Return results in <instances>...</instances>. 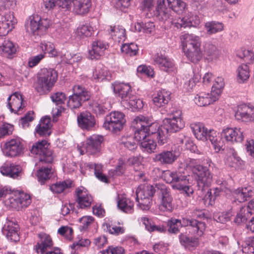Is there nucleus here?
Returning <instances> with one entry per match:
<instances>
[{
    "label": "nucleus",
    "instance_id": "4d7b16f0",
    "mask_svg": "<svg viewBox=\"0 0 254 254\" xmlns=\"http://www.w3.org/2000/svg\"><path fill=\"white\" fill-rule=\"evenodd\" d=\"M137 141L133 136H129L122 139V143L129 150H135L137 146Z\"/></svg>",
    "mask_w": 254,
    "mask_h": 254
},
{
    "label": "nucleus",
    "instance_id": "a19ab883",
    "mask_svg": "<svg viewBox=\"0 0 254 254\" xmlns=\"http://www.w3.org/2000/svg\"><path fill=\"white\" fill-rule=\"evenodd\" d=\"M87 167L90 170H93L95 177L100 181L107 183V178L102 173L103 166L99 164L89 163Z\"/></svg>",
    "mask_w": 254,
    "mask_h": 254
},
{
    "label": "nucleus",
    "instance_id": "6e6552de",
    "mask_svg": "<svg viewBox=\"0 0 254 254\" xmlns=\"http://www.w3.org/2000/svg\"><path fill=\"white\" fill-rule=\"evenodd\" d=\"M155 188L157 192L159 210L163 212H172L174 205L170 190L165 185L162 184H156Z\"/></svg>",
    "mask_w": 254,
    "mask_h": 254
},
{
    "label": "nucleus",
    "instance_id": "de8ad7c7",
    "mask_svg": "<svg viewBox=\"0 0 254 254\" xmlns=\"http://www.w3.org/2000/svg\"><path fill=\"white\" fill-rule=\"evenodd\" d=\"M72 183L70 181H64L56 183L50 187L51 190L54 193H60L65 189L71 187Z\"/></svg>",
    "mask_w": 254,
    "mask_h": 254
},
{
    "label": "nucleus",
    "instance_id": "37998d69",
    "mask_svg": "<svg viewBox=\"0 0 254 254\" xmlns=\"http://www.w3.org/2000/svg\"><path fill=\"white\" fill-rule=\"evenodd\" d=\"M41 50L43 52V54L48 53L50 57H56L58 56V53L55 49L54 45L50 42H42L40 45Z\"/></svg>",
    "mask_w": 254,
    "mask_h": 254
},
{
    "label": "nucleus",
    "instance_id": "473e14b6",
    "mask_svg": "<svg viewBox=\"0 0 254 254\" xmlns=\"http://www.w3.org/2000/svg\"><path fill=\"white\" fill-rule=\"evenodd\" d=\"M134 203L130 199L124 195H118L117 206L119 209L127 213H132L134 211Z\"/></svg>",
    "mask_w": 254,
    "mask_h": 254
},
{
    "label": "nucleus",
    "instance_id": "a878e982",
    "mask_svg": "<svg viewBox=\"0 0 254 254\" xmlns=\"http://www.w3.org/2000/svg\"><path fill=\"white\" fill-rule=\"evenodd\" d=\"M77 122L81 128L87 130L91 129L96 124L94 116L88 112L81 113L77 117Z\"/></svg>",
    "mask_w": 254,
    "mask_h": 254
},
{
    "label": "nucleus",
    "instance_id": "c9c22d12",
    "mask_svg": "<svg viewBox=\"0 0 254 254\" xmlns=\"http://www.w3.org/2000/svg\"><path fill=\"white\" fill-rule=\"evenodd\" d=\"M51 126V119L48 117H43L35 128V133L40 136L49 135V130Z\"/></svg>",
    "mask_w": 254,
    "mask_h": 254
},
{
    "label": "nucleus",
    "instance_id": "49530a36",
    "mask_svg": "<svg viewBox=\"0 0 254 254\" xmlns=\"http://www.w3.org/2000/svg\"><path fill=\"white\" fill-rule=\"evenodd\" d=\"M140 144L142 150L148 153L154 152L157 146L156 142L151 139L150 137L143 141H141Z\"/></svg>",
    "mask_w": 254,
    "mask_h": 254
},
{
    "label": "nucleus",
    "instance_id": "1a4fd4ad",
    "mask_svg": "<svg viewBox=\"0 0 254 254\" xmlns=\"http://www.w3.org/2000/svg\"><path fill=\"white\" fill-rule=\"evenodd\" d=\"M156 192L152 185L140 186L136 191L137 207L142 210H148L152 204V198Z\"/></svg>",
    "mask_w": 254,
    "mask_h": 254
},
{
    "label": "nucleus",
    "instance_id": "e2e57ef3",
    "mask_svg": "<svg viewBox=\"0 0 254 254\" xmlns=\"http://www.w3.org/2000/svg\"><path fill=\"white\" fill-rule=\"evenodd\" d=\"M107 74V70L98 66L93 72V77L94 79L99 81H102L106 78Z\"/></svg>",
    "mask_w": 254,
    "mask_h": 254
},
{
    "label": "nucleus",
    "instance_id": "58836bf2",
    "mask_svg": "<svg viewBox=\"0 0 254 254\" xmlns=\"http://www.w3.org/2000/svg\"><path fill=\"white\" fill-rule=\"evenodd\" d=\"M52 169L49 166L41 167L37 172L38 180L41 185L44 184L52 177Z\"/></svg>",
    "mask_w": 254,
    "mask_h": 254
},
{
    "label": "nucleus",
    "instance_id": "bf43d9fd",
    "mask_svg": "<svg viewBox=\"0 0 254 254\" xmlns=\"http://www.w3.org/2000/svg\"><path fill=\"white\" fill-rule=\"evenodd\" d=\"M126 166V163L122 160L120 159L115 169L110 171V175L112 176L122 175L125 173Z\"/></svg>",
    "mask_w": 254,
    "mask_h": 254
},
{
    "label": "nucleus",
    "instance_id": "6ab92c4d",
    "mask_svg": "<svg viewBox=\"0 0 254 254\" xmlns=\"http://www.w3.org/2000/svg\"><path fill=\"white\" fill-rule=\"evenodd\" d=\"M30 24L26 26L27 32H36L37 30L46 31L51 25L47 19H40L38 15L29 17Z\"/></svg>",
    "mask_w": 254,
    "mask_h": 254
},
{
    "label": "nucleus",
    "instance_id": "a211bd4d",
    "mask_svg": "<svg viewBox=\"0 0 254 254\" xmlns=\"http://www.w3.org/2000/svg\"><path fill=\"white\" fill-rule=\"evenodd\" d=\"M235 117L238 121L245 122H254V107L246 104L238 106Z\"/></svg>",
    "mask_w": 254,
    "mask_h": 254
},
{
    "label": "nucleus",
    "instance_id": "b1692460",
    "mask_svg": "<svg viewBox=\"0 0 254 254\" xmlns=\"http://www.w3.org/2000/svg\"><path fill=\"white\" fill-rule=\"evenodd\" d=\"M75 195L80 208H87L91 205L93 199L85 188L83 187L77 188L75 190Z\"/></svg>",
    "mask_w": 254,
    "mask_h": 254
},
{
    "label": "nucleus",
    "instance_id": "f03ea898",
    "mask_svg": "<svg viewBox=\"0 0 254 254\" xmlns=\"http://www.w3.org/2000/svg\"><path fill=\"white\" fill-rule=\"evenodd\" d=\"M115 94L121 98V104L126 108L132 111L143 108V101L131 94V88L129 84L115 82L113 85Z\"/></svg>",
    "mask_w": 254,
    "mask_h": 254
},
{
    "label": "nucleus",
    "instance_id": "c85d7f7f",
    "mask_svg": "<svg viewBox=\"0 0 254 254\" xmlns=\"http://www.w3.org/2000/svg\"><path fill=\"white\" fill-rule=\"evenodd\" d=\"M195 103L200 107H203L213 103L218 99L211 93L200 92L194 98Z\"/></svg>",
    "mask_w": 254,
    "mask_h": 254
},
{
    "label": "nucleus",
    "instance_id": "09e8293b",
    "mask_svg": "<svg viewBox=\"0 0 254 254\" xmlns=\"http://www.w3.org/2000/svg\"><path fill=\"white\" fill-rule=\"evenodd\" d=\"M80 231H87L95 223L94 217L91 216H84L79 219Z\"/></svg>",
    "mask_w": 254,
    "mask_h": 254
},
{
    "label": "nucleus",
    "instance_id": "7ed1b4c3",
    "mask_svg": "<svg viewBox=\"0 0 254 254\" xmlns=\"http://www.w3.org/2000/svg\"><path fill=\"white\" fill-rule=\"evenodd\" d=\"M169 228L168 231L170 233L176 234L180 231L182 227L190 226L193 235L202 236L206 229L205 223L195 219H187L183 218L182 220L172 218L168 222Z\"/></svg>",
    "mask_w": 254,
    "mask_h": 254
},
{
    "label": "nucleus",
    "instance_id": "2eb2a0df",
    "mask_svg": "<svg viewBox=\"0 0 254 254\" xmlns=\"http://www.w3.org/2000/svg\"><path fill=\"white\" fill-rule=\"evenodd\" d=\"M179 155V152L176 150H163L155 154L153 160L162 165H170L177 160Z\"/></svg>",
    "mask_w": 254,
    "mask_h": 254
},
{
    "label": "nucleus",
    "instance_id": "5701e85b",
    "mask_svg": "<svg viewBox=\"0 0 254 254\" xmlns=\"http://www.w3.org/2000/svg\"><path fill=\"white\" fill-rule=\"evenodd\" d=\"M109 47L108 44L101 40L93 42L91 49L88 51V57L91 60L98 59L104 54L105 51Z\"/></svg>",
    "mask_w": 254,
    "mask_h": 254
},
{
    "label": "nucleus",
    "instance_id": "2f4dec72",
    "mask_svg": "<svg viewBox=\"0 0 254 254\" xmlns=\"http://www.w3.org/2000/svg\"><path fill=\"white\" fill-rule=\"evenodd\" d=\"M170 8L166 6L165 0H157L154 14L159 20H167L170 17Z\"/></svg>",
    "mask_w": 254,
    "mask_h": 254
},
{
    "label": "nucleus",
    "instance_id": "cd10ccee",
    "mask_svg": "<svg viewBox=\"0 0 254 254\" xmlns=\"http://www.w3.org/2000/svg\"><path fill=\"white\" fill-rule=\"evenodd\" d=\"M254 194V189L251 186L244 188H239L235 190L232 195L236 200L239 202H243Z\"/></svg>",
    "mask_w": 254,
    "mask_h": 254
},
{
    "label": "nucleus",
    "instance_id": "412c9836",
    "mask_svg": "<svg viewBox=\"0 0 254 254\" xmlns=\"http://www.w3.org/2000/svg\"><path fill=\"white\" fill-rule=\"evenodd\" d=\"M18 229L19 227L17 223L11 221H7L2 227L1 231L7 239L11 242H17L20 239Z\"/></svg>",
    "mask_w": 254,
    "mask_h": 254
},
{
    "label": "nucleus",
    "instance_id": "338daca9",
    "mask_svg": "<svg viewBox=\"0 0 254 254\" xmlns=\"http://www.w3.org/2000/svg\"><path fill=\"white\" fill-rule=\"evenodd\" d=\"M15 4V0H0V11H4L13 8Z\"/></svg>",
    "mask_w": 254,
    "mask_h": 254
},
{
    "label": "nucleus",
    "instance_id": "bb28decb",
    "mask_svg": "<svg viewBox=\"0 0 254 254\" xmlns=\"http://www.w3.org/2000/svg\"><path fill=\"white\" fill-rule=\"evenodd\" d=\"M171 93L169 90L161 89L158 91L153 95V102L154 105L158 108L163 107L168 104L171 100Z\"/></svg>",
    "mask_w": 254,
    "mask_h": 254
},
{
    "label": "nucleus",
    "instance_id": "864d4df0",
    "mask_svg": "<svg viewBox=\"0 0 254 254\" xmlns=\"http://www.w3.org/2000/svg\"><path fill=\"white\" fill-rule=\"evenodd\" d=\"M179 239L182 245L189 249L190 247H194L197 246L198 244V241L196 238L189 237L183 234L179 236Z\"/></svg>",
    "mask_w": 254,
    "mask_h": 254
},
{
    "label": "nucleus",
    "instance_id": "39448f33",
    "mask_svg": "<svg viewBox=\"0 0 254 254\" xmlns=\"http://www.w3.org/2000/svg\"><path fill=\"white\" fill-rule=\"evenodd\" d=\"M164 179L166 183L172 184V188L181 191L188 196L193 193V190L190 185L188 177L180 172L166 171L164 174Z\"/></svg>",
    "mask_w": 254,
    "mask_h": 254
},
{
    "label": "nucleus",
    "instance_id": "e433bc0d",
    "mask_svg": "<svg viewBox=\"0 0 254 254\" xmlns=\"http://www.w3.org/2000/svg\"><path fill=\"white\" fill-rule=\"evenodd\" d=\"M92 108L96 114L102 115L109 110L111 106L107 99H100L92 103Z\"/></svg>",
    "mask_w": 254,
    "mask_h": 254
},
{
    "label": "nucleus",
    "instance_id": "c756f323",
    "mask_svg": "<svg viewBox=\"0 0 254 254\" xmlns=\"http://www.w3.org/2000/svg\"><path fill=\"white\" fill-rule=\"evenodd\" d=\"M0 172L4 176L15 179L19 176L21 169L20 166L6 162L0 167Z\"/></svg>",
    "mask_w": 254,
    "mask_h": 254
},
{
    "label": "nucleus",
    "instance_id": "9b49d317",
    "mask_svg": "<svg viewBox=\"0 0 254 254\" xmlns=\"http://www.w3.org/2000/svg\"><path fill=\"white\" fill-rule=\"evenodd\" d=\"M126 121L124 113L119 111H112L106 117L104 127L112 132L120 131Z\"/></svg>",
    "mask_w": 254,
    "mask_h": 254
},
{
    "label": "nucleus",
    "instance_id": "4c0bfd02",
    "mask_svg": "<svg viewBox=\"0 0 254 254\" xmlns=\"http://www.w3.org/2000/svg\"><path fill=\"white\" fill-rule=\"evenodd\" d=\"M74 9L78 14H83L88 12L91 6L90 0H72Z\"/></svg>",
    "mask_w": 254,
    "mask_h": 254
},
{
    "label": "nucleus",
    "instance_id": "0eeeda50",
    "mask_svg": "<svg viewBox=\"0 0 254 254\" xmlns=\"http://www.w3.org/2000/svg\"><path fill=\"white\" fill-rule=\"evenodd\" d=\"M185 127L183 119H166L158 129V144L163 145L167 142L169 133L179 131Z\"/></svg>",
    "mask_w": 254,
    "mask_h": 254
},
{
    "label": "nucleus",
    "instance_id": "dca6fc26",
    "mask_svg": "<svg viewBox=\"0 0 254 254\" xmlns=\"http://www.w3.org/2000/svg\"><path fill=\"white\" fill-rule=\"evenodd\" d=\"M31 202L30 196L23 192H19L9 198L7 203L13 209L19 210L27 207Z\"/></svg>",
    "mask_w": 254,
    "mask_h": 254
},
{
    "label": "nucleus",
    "instance_id": "f257e3e1",
    "mask_svg": "<svg viewBox=\"0 0 254 254\" xmlns=\"http://www.w3.org/2000/svg\"><path fill=\"white\" fill-rule=\"evenodd\" d=\"M182 52L188 60L197 63L204 57L212 60L217 58L215 45L209 42L202 43L201 38L192 33H186L180 37Z\"/></svg>",
    "mask_w": 254,
    "mask_h": 254
},
{
    "label": "nucleus",
    "instance_id": "aec40b11",
    "mask_svg": "<svg viewBox=\"0 0 254 254\" xmlns=\"http://www.w3.org/2000/svg\"><path fill=\"white\" fill-rule=\"evenodd\" d=\"M7 106L11 113L21 114L25 107L21 94L18 92H15L10 95L7 99Z\"/></svg>",
    "mask_w": 254,
    "mask_h": 254
},
{
    "label": "nucleus",
    "instance_id": "4468645a",
    "mask_svg": "<svg viewBox=\"0 0 254 254\" xmlns=\"http://www.w3.org/2000/svg\"><path fill=\"white\" fill-rule=\"evenodd\" d=\"M193 173L197 176L198 186L202 188L208 187L212 180V175L207 166L196 165L192 168Z\"/></svg>",
    "mask_w": 254,
    "mask_h": 254
},
{
    "label": "nucleus",
    "instance_id": "6e6d98bb",
    "mask_svg": "<svg viewBox=\"0 0 254 254\" xmlns=\"http://www.w3.org/2000/svg\"><path fill=\"white\" fill-rule=\"evenodd\" d=\"M85 101L82 100L80 97H77L72 94L69 96L67 105L71 110H74L80 108L82 103Z\"/></svg>",
    "mask_w": 254,
    "mask_h": 254
},
{
    "label": "nucleus",
    "instance_id": "13d9d810",
    "mask_svg": "<svg viewBox=\"0 0 254 254\" xmlns=\"http://www.w3.org/2000/svg\"><path fill=\"white\" fill-rule=\"evenodd\" d=\"M134 28L138 32H141L142 30L143 32H152L155 30V25L152 22H148L142 24L137 23L134 25Z\"/></svg>",
    "mask_w": 254,
    "mask_h": 254
},
{
    "label": "nucleus",
    "instance_id": "8fccbe9b",
    "mask_svg": "<svg viewBox=\"0 0 254 254\" xmlns=\"http://www.w3.org/2000/svg\"><path fill=\"white\" fill-rule=\"evenodd\" d=\"M190 78L188 81L185 83V86L187 88V90L190 91L195 86L196 82H197L201 78V75L198 72L192 71L190 74L189 75Z\"/></svg>",
    "mask_w": 254,
    "mask_h": 254
},
{
    "label": "nucleus",
    "instance_id": "20e7f679",
    "mask_svg": "<svg viewBox=\"0 0 254 254\" xmlns=\"http://www.w3.org/2000/svg\"><path fill=\"white\" fill-rule=\"evenodd\" d=\"M58 72L55 69H42L37 75L35 90L40 95L48 93L52 90L58 80Z\"/></svg>",
    "mask_w": 254,
    "mask_h": 254
},
{
    "label": "nucleus",
    "instance_id": "9d476101",
    "mask_svg": "<svg viewBox=\"0 0 254 254\" xmlns=\"http://www.w3.org/2000/svg\"><path fill=\"white\" fill-rule=\"evenodd\" d=\"M49 144L46 140L34 143L30 149L31 153L38 158L40 161L50 163L53 160L52 152L49 148Z\"/></svg>",
    "mask_w": 254,
    "mask_h": 254
},
{
    "label": "nucleus",
    "instance_id": "4be33fe9",
    "mask_svg": "<svg viewBox=\"0 0 254 254\" xmlns=\"http://www.w3.org/2000/svg\"><path fill=\"white\" fill-rule=\"evenodd\" d=\"M103 137L101 135L94 134L88 137L86 141V151L91 154L99 152L101 148Z\"/></svg>",
    "mask_w": 254,
    "mask_h": 254
},
{
    "label": "nucleus",
    "instance_id": "393cba45",
    "mask_svg": "<svg viewBox=\"0 0 254 254\" xmlns=\"http://www.w3.org/2000/svg\"><path fill=\"white\" fill-rule=\"evenodd\" d=\"M138 126L139 127H145L147 132L148 133L149 136L151 134H154L156 136V139L158 142V129L161 127V126H159L158 123L152 122L148 118L143 116H138Z\"/></svg>",
    "mask_w": 254,
    "mask_h": 254
},
{
    "label": "nucleus",
    "instance_id": "423d86ee",
    "mask_svg": "<svg viewBox=\"0 0 254 254\" xmlns=\"http://www.w3.org/2000/svg\"><path fill=\"white\" fill-rule=\"evenodd\" d=\"M191 128L195 136L198 140H209L215 152H219L222 147V143L220 141L218 133L213 129H208L200 123L192 124Z\"/></svg>",
    "mask_w": 254,
    "mask_h": 254
},
{
    "label": "nucleus",
    "instance_id": "f704fd0d",
    "mask_svg": "<svg viewBox=\"0 0 254 254\" xmlns=\"http://www.w3.org/2000/svg\"><path fill=\"white\" fill-rule=\"evenodd\" d=\"M138 116L136 117L132 122V126L135 128L134 134L133 136L138 142L140 143L141 141L146 139L150 136L148 133L147 132L145 127H138Z\"/></svg>",
    "mask_w": 254,
    "mask_h": 254
},
{
    "label": "nucleus",
    "instance_id": "680f3d73",
    "mask_svg": "<svg viewBox=\"0 0 254 254\" xmlns=\"http://www.w3.org/2000/svg\"><path fill=\"white\" fill-rule=\"evenodd\" d=\"M207 32L214 31L215 32L221 31L223 30V25L222 23L211 21L206 23L205 25Z\"/></svg>",
    "mask_w": 254,
    "mask_h": 254
},
{
    "label": "nucleus",
    "instance_id": "f3484780",
    "mask_svg": "<svg viewBox=\"0 0 254 254\" xmlns=\"http://www.w3.org/2000/svg\"><path fill=\"white\" fill-rule=\"evenodd\" d=\"M38 240L34 246V250L38 254H45L46 252L51 250L53 247V242L51 236L44 233L38 235Z\"/></svg>",
    "mask_w": 254,
    "mask_h": 254
},
{
    "label": "nucleus",
    "instance_id": "774afa93",
    "mask_svg": "<svg viewBox=\"0 0 254 254\" xmlns=\"http://www.w3.org/2000/svg\"><path fill=\"white\" fill-rule=\"evenodd\" d=\"M124 250L120 247H109L105 250L101 251L100 254H124Z\"/></svg>",
    "mask_w": 254,
    "mask_h": 254
},
{
    "label": "nucleus",
    "instance_id": "72a5a7b5",
    "mask_svg": "<svg viewBox=\"0 0 254 254\" xmlns=\"http://www.w3.org/2000/svg\"><path fill=\"white\" fill-rule=\"evenodd\" d=\"M17 51L16 45L9 40H4L0 46V52L2 55L7 58L11 59Z\"/></svg>",
    "mask_w": 254,
    "mask_h": 254
},
{
    "label": "nucleus",
    "instance_id": "f8f14e48",
    "mask_svg": "<svg viewBox=\"0 0 254 254\" xmlns=\"http://www.w3.org/2000/svg\"><path fill=\"white\" fill-rule=\"evenodd\" d=\"M220 139L222 144L224 141L230 144L241 142L244 139L243 131L240 128L224 127L221 133Z\"/></svg>",
    "mask_w": 254,
    "mask_h": 254
},
{
    "label": "nucleus",
    "instance_id": "0e129e2a",
    "mask_svg": "<svg viewBox=\"0 0 254 254\" xmlns=\"http://www.w3.org/2000/svg\"><path fill=\"white\" fill-rule=\"evenodd\" d=\"M52 101L57 105L62 104L66 100L65 94L62 92H57L51 95Z\"/></svg>",
    "mask_w": 254,
    "mask_h": 254
},
{
    "label": "nucleus",
    "instance_id": "c03bdc74",
    "mask_svg": "<svg viewBox=\"0 0 254 254\" xmlns=\"http://www.w3.org/2000/svg\"><path fill=\"white\" fill-rule=\"evenodd\" d=\"M225 86V82L223 78L217 77L214 80V84L212 87L211 93L219 99L222 90Z\"/></svg>",
    "mask_w": 254,
    "mask_h": 254
},
{
    "label": "nucleus",
    "instance_id": "79ce46f5",
    "mask_svg": "<svg viewBox=\"0 0 254 254\" xmlns=\"http://www.w3.org/2000/svg\"><path fill=\"white\" fill-rule=\"evenodd\" d=\"M73 95L80 98L83 101H87L89 99L90 95L89 92L82 85L76 84L72 88Z\"/></svg>",
    "mask_w": 254,
    "mask_h": 254
},
{
    "label": "nucleus",
    "instance_id": "ea45409f",
    "mask_svg": "<svg viewBox=\"0 0 254 254\" xmlns=\"http://www.w3.org/2000/svg\"><path fill=\"white\" fill-rule=\"evenodd\" d=\"M140 221L145 226V228L150 232L164 233L166 231V228L163 225H155L152 223L151 221L147 218L142 217Z\"/></svg>",
    "mask_w": 254,
    "mask_h": 254
},
{
    "label": "nucleus",
    "instance_id": "052dcab7",
    "mask_svg": "<svg viewBox=\"0 0 254 254\" xmlns=\"http://www.w3.org/2000/svg\"><path fill=\"white\" fill-rule=\"evenodd\" d=\"M232 216L231 212H223L215 215L214 218L217 222L225 223L230 220Z\"/></svg>",
    "mask_w": 254,
    "mask_h": 254
},
{
    "label": "nucleus",
    "instance_id": "69168bd1",
    "mask_svg": "<svg viewBox=\"0 0 254 254\" xmlns=\"http://www.w3.org/2000/svg\"><path fill=\"white\" fill-rule=\"evenodd\" d=\"M45 58V54L42 53L32 56L29 59L28 65L31 68L34 67L37 65Z\"/></svg>",
    "mask_w": 254,
    "mask_h": 254
},
{
    "label": "nucleus",
    "instance_id": "7c9ffc66",
    "mask_svg": "<svg viewBox=\"0 0 254 254\" xmlns=\"http://www.w3.org/2000/svg\"><path fill=\"white\" fill-rule=\"evenodd\" d=\"M154 62L161 69L167 72L172 70L174 66V63L171 59L159 54L155 56Z\"/></svg>",
    "mask_w": 254,
    "mask_h": 254
},
{
    "label": "nucleus",
    "instance_id": "5fc2aeb1",
    "mask_svg": "<svg viewBox=\"0 0 254 254\" xmlns=\"http://www.w3.org/2000/svg\"><path fill=\"white\" fill-rule=\"evenodd\" d=\"M138 48L137 45L131 43L129 44H125L121 47V51L129 56H134L137 55Z\"/></svg>",
    "mask_w": 254,
    "mask_h": 254
},
{
    "label": "nucleus",
    "instance_id": "3c124183",
    "mask_svg": "<svg viewBox=\"0 0 254 254\" xmlns=\"http://www.w3.org/2000/svg\"><path fill=\"white\" fill-rule=\"evenodd\" d=\"M241 248L244 254H254V237L249 238L243 242Z\"/></svg>",
    "mask_w": 254,
    "mask_h": 254
},
{
    "label": "nucleus",
    "instance_id": "603ef678",
    "mask_svg": "<svg viewBox=\"0 0 254 254\" xmlns=\"http://www.w3.org/2000/svg\"><path fill=\"white\" fill-rule=\"evenodd\" d=\"M238 56L243 59L246 64H250L253 63L254 61V53L253 51L242 49L237 54Z\"/></svg>",
    "mask_w": 254,
    "mask_h": 254
},
{
    "label": "nucleus",
    "instance_id": "a18cd8bd",
    "mask_svg": "<svg viewBox=\"0 0 254 254\" xmlns=\"http://www.w3.org/2000/svg\"><path fill=\"white\" fill-rule=\"evenodd\" d=\"M238 79L240 82L247 80L250 77L249 67L247 64H242L237 69Z\"/></svg>",
    "mask_w": 254,
    "mask_h": 254
},
{
    "label": "nucleus",
    "instance_id": "ddd939ff",
    "mask_svg": "<svg viewBox=\"0 0 254 254\" xmlns=\"http://www.w3.org/2000/svg\"><path fill=\"white\" fill-rule=\"evenodd\" d=\"M1 148L4 155L13 157L21 153L23 146L19 138L14 137L7 140L1 145Z\"/></svg>",
    "mask_w": 254,
    "mask_h": 254
}]
</instances>
